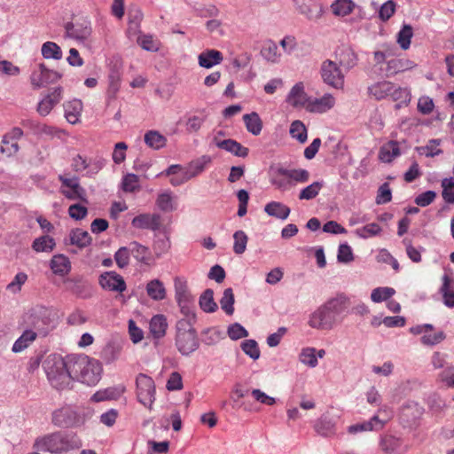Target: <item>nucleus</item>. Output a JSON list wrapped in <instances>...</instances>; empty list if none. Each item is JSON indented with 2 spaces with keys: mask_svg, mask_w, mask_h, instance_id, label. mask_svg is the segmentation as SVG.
Masks as SVG:
<instances>
[{
  "mask_svg": "<svg viewBox=\"0 0 454 454\" xmlns=\"http://www.w3.org/2000/svg\"><path fill=\"white\" fill-rule=\"evenodd\" d=\"M349 297L339 293L317 307L309 316L308 325L317 331H331L349 314Z\"/></svg>",
  "mask_w": 454,
  "mask_h": 454,
  "instance_id": "1",
  "label": "nucleus"
},
{
  "mask_svg": "<svg viewBox=\"0 0 454 454\" xmlns=\"http://www.w3.org/2000/svg\"><path fill=\"white\" fill-rule=\"evenodd\" d=\"M82 443L74 432L55 431L35 438L33 448L37 451L51 454H65L78 450Z\"/></svg>",
  "mask_w": 454,
  "mask_h": 454,
  "instance_id": "2",
  "label": "nucleus"
},
{
  "mask_svg": "<svg viewBox=\"0 0 454 454\" xmlns=\"http://www.w3.org/2000/svg\"><path fill=\"white\" fill-rule=\"evenodd\" d=\"M69 370L73 372L74 380L81 381L88 386L96 385L102 372L101 364L86 355L69 356Z\"/></svg>",
  "mask_w": 454,
  "mask_h": 454,
  "instance_id": "3",
  "label": "nucleus"
},
{
  "mask_svg": "<svg viewBox=\"0 0 454 454\" xmlns=\"http://www.w3.org/2000/svg\"><path fill=\"white\" fill-rule=\"evenodd\" d=\"M43 368L48 380L56 389H65L74 380L73 372L69 370V356L66 358L59 356H49L43 363Z\"/></svg>",
  "mask_w": 454,
  "mask_h": 454,
  "instance_id": "4",
  "label": "nucleus"
},
{
  "mask_svg": "<svg viewBox=\"0 0 454 454\" xmlns=\"http://www.w3.org/2000/svg\"><path fill=\"white\" fill-rule=\"evenodd\" d=\"M84 418L72 406L64 405L51 413V423L59 428L78 427L84 424Z\"/></svg>",
  "mask_w": 454,
  "mask_h": 454,
  "instance_id": "5",
  "label": "nucleus"
},
{
  "mask_svg": "<svg viewBox=\"0 0 454 454\" xmlns=\"http://www.w3.org/2000/svg\"><path fill=\"white\" fill-rule=\"evenodd\" d=\"M24 321L37 335L45 336L51 329V319L47 310L43 308L29 310L25 315Z\"/></svg>",
  "mask_w": 454,
  "mask_h": 454,
  "instance_id": "6",
  "label": "nucleus"
},
{
  "mask_svg": "<svg viewBox=\"0 0 454 454\" xmlns=\"http://www.w3.org/2000/svg\"><path fill=\"white\" fill-rule=\"evenodd\" d=\"M320 74L323 82L328 86L340 90L344 87L345 75L339 65L333 60L326 59L322 62Z\"/></svg>",
  "mask_w": 454,
  "mask_h": 454,
  "instance_id": "7",
  "label": "nucleus"
},
{
  "mask_svg": "<svg viewBox=\"0 0 454 454\" xmlns=\"http://www.w3.org/2000/svg\"><path fill=\"white\" fill-rule=\"evenodd\" d=\"M136 385L137 401L151 409L155 401V384L153 380L144 373H140L136 379Z\"/></svg>",
  "mask_w": 454,
  "mask_h": 454,
  "instance_id": "8",
  "label": "nucleus"
},
{
  "mask_svg": "<svg viewBox=\"0 0 454 454\" xmlns=\"http://www.w3.org/2000/svg\"><path fill=\"white\" fill-rule=\"evenodd\" d=\"M98 284L102 289L110 292L121 294L127 289L123 277L114 270L101 273L98 277Z\"/></svg>",
  "mask_w": 454,
  "mask_h": 454,
  "instance_id": "9",
  "label": "nucleus"
},
{
  "mask_svg": "<svg viewBox=\"0 0 454 454\" xmlns=\"http://www.w3.org/2000/svg\"><path fill=\"white\" fill-rule=\"evenodd\" d=\"M67 35L77 41L88 40L92 33L91 23L88 19H81L74 22H67L65 25Z\"/></svg>",
  "mask_w": 454,
  "mask_h": 454,
  "instance_id": "10",
  "label": "nucleus"
},
{
  "mask_svg": "<svg viewBox=\"0 0 454 454\" xmlns=\"http://www.w3.org/2000/svg\"><path fill=\"white\" fill-rule=\"evenodd\" d=\"M60 78L61 74L59 73L47 68L43 63H40L30 76L32 85L37 89L56 82Z\"/></svg>",
  "mask_w": 454,
  "mask_h": 454,
  "instance_id": "11",
  "label": "nucleus"
},
{
  "mask_svg": "<svg viewBox=\"0 0 454 454\" xmlns=\"http://www.w3.org/2000/svg\"><path fill=\"white\" fill-rule=\"evenodd\" d=\"M175 344L182 356H189L200 347L197 332L176 334Z\"/></svg>",
  "mask_w": 454,
  "mask_h": 454,
  "instance_id": "12",
  "label": "nucleus"
},
{
  "mask_svg": "<svg viewBox=\"0 0 454 454\" xmlns=\"http://www.w3.org/2000/svg\"><path fill=\"white\" fill-rule=\"evenodd\" d=\"M294 3L298 12L309 20H317L323 15V6L317 0H294Z\"/></svg>",
  "mask_w": 454,
  "mask_h": 454,
  "instance_id": "13",
  "label": "nucleus"
},
{
  "mask_svg": "<svg viewBox=\"0 0 454 454\" xmlns=\"http://www.w3.org/2000/svg\"><path fill=\"white\" fill-rule=\"evenodd\" d=\"M414 67L415 64L408 59L391 58L386 62V67H381L380 70L387 77H390Z\"/></svg>",
  "mask_w": 454,
  "mask_h": 454,
  "instance_id": "14",
  "label": "nucleus"
},
{
  "mask_svg": "<svg viewBox=\"0 0 454 454\" xmlns=\"http://www.w3.org/2000/svg\"><path fill=\"white\" fill-rule=\"evenodd\" d=\"M62 98V88L56 87L47 94L37 105V112L41 116L48 115L52 108L60 102Z\"/></svg>",
  "mask_w": 454,
  "mask_h": 454,
  "instance_id": "15",
  "label": "nucleus"
},
{
  "mask_svg": "<svg viewBox=\"0 0 454 454\" xmlns=\"http://www.w3.org/2000/svg\"><path fill=\"white\" fill-rule=\"evenodd\" d=\"M66 283L69 284L68 290L82 299H89L92 296V286L82 277L67 278Z\"/></svg>",
  "mask_w": 454,
  "mask_h": 454,
  "instance_id": "16",
  "label": "nucleus"
},
{
  "mask_svg": "<svg viewBox=\"0 0 454 454\" xmlns=\"http://www.w3.org/2000/svg\"><path fill=\"white\" fill-rule=\"evenodd\" d=\"M310 98L308 97L304 91V86L302 82H297L290 90L286 96V101L293 107H302L308 106Z\"/></svg>",
  "mask_w": 454,
  "mask_h": 454,
  "instance_id": "17",
  "label": "nucleus"
},
{
  "mask_svg": "<svg viewBox=\"0 0 454 454\" xmlns=\"http://www.w3.org/2000/svg\"><path fill=\"white\" fill-rule=\"evenodd\" d=\"M133 258L146 266H150L154 262V257L149 247L138 243L131 241L129 243Z\"/></svg>",
  "mask_w": 454,
  "mask_h": 454,
  "instance_id": "18",
  "label": "nucleus"
},
{
  "mask_svg": "<svg viewBox=\"0 0 454 454\" xmlns=\"http://www.w3.org/2000/svg\"><path fill=\"white\" fill-rule=\"evenodd\" d=\"M131 224L137 229L156 231L160 225V216L158 214H140L132 219Z\"/></svg>",
  "mask_w": 454,
  "mask_h": 454,
  "instance_id": "19",
  "label": "nucleus"
},
{
  "mask_svg": "<svg viewBox=\"0 0 454 454\" xmlns=\"http://www.w3.org/2000/svg\"><path fill=\"white\" fill-rule=\"evenodd\" d=\"M214 142L218 148L231 153L237 157L246 158L248 155V148L243 146L240 143L234 139L229 138L224 140H217L216 137H215Z\"/></svg>",
  "mask_w": 454,
  "mask_h": 454,
  "instance_id": "20",
  "label": "nucleus"
},
{
  "mask_svg": "<svg viewBox=\"0 0 454 454\" xmlns=\"http://www.w3.org/2000/svg\"><path fill=\"white\" fill-rule=\"evenodd\" d=\"M335 98L330 93H325L321 98H310L307 106L309 112L325 113L333 107Z\"/></svg>",
  "mask_w": 454,
  "mask_h": 454,
  "instance_id": "21",
  "label": "nucleus"
},
{
  "mask_svg": "<svg viewBox=\"0 0 454 454\" xmlns=\"http://www.w3.org/2000/svg\"><path fill=\"white\" fill-rule=\"evenodd\" d=\"M175 299L177 304L194 301V296L189 291L187 281L180 277L174 279Z\"/></svg>",
  "mask_w": 454,
  "mask_h": 454,
  "instance_id": "22",
  "label": "nucleus"
},
{
  "mask_svg": "<svg viewBox=\"0 0 454 454\" xmlns=\"http://www.w3.org/2000/svg\"><path fill=\"white\" fill-rule=\"evenodd\" d=\"M393 84L394 82L389 81H380L370 85L367 88V92L370 97L376 100H382L389 97Z\"/></svg>",
  "mask_w": 454,
  "mask_h": 454,
  "instance_id": "23",
  "label": "nucleus"
},
{
  "mask_svg": "<svg viewBox=\"0 0 454 454\" xmlns=\"http://www.w3.org/2000/svg\"><path fill=\"white\" fill-rule=\"evenodd\" d=\"M125 390L126 388L122 384L109 387L97 391L91 396V400L96 403L106 400H116L125 392Z\"/></svg>",
  "mask_w": 454,
  "mask_h": 454,
  "instance_id": "24",
  "label": "nucleus"
},
{
  "mask_svg": "<svg viewBox=\"0 0 454 454\" xmlns=\"http://www.w3.org/2000/svg\"><path fill=\"white\" fill-rule=\"evenodd\" d=\"M442 286L439 289V293L442 297L443 304L450 308H454V281L450 278L449 275L444 274L442 278Z\"/></svg>",
  "mask_w": 454,
  "mask_h": 454,
  "instance_id": "25",
  "label": "nucleus"
},
{
  "mask_svg": "<svg viewBox=\"0 0 454 454\" xmlns=\"http://www.w3.org/2000/svg\"><path fill=\"white\" fill-rule=\"evenodd\" d=\"M421 410L418 403L407 401L400 408V419L405 423L414 422L420 416Z\"/></svg>",
  "mask_w": 454,
  "mask_h": 454,
  "instance_id": "26",
  "label": "nucleus"
},
{
  "mask_svg": "<svg viewBox=\"0 0 454 454\" xmlns=\"http://www.w3.org/2000/svg\"><path fill=\"white\" fill-rule=\"evenodd\" d=\"M223 59L222 52L216 50L204 51L198 57L199 65L204 68H211L220 64Z\"/></svg>",
  "mask_w": 454,
  "mask_h": 454,
  "instance_id": "27",
  "label": "nucleus"
},
{
  "mask_svg": "<svg viewBox=\"0 0 454 454\" xmlns=\"http://www.w3.org/2000/svg\"><path fill=\"white\" fill-rule=\"evenodd\" d=\"M65 117L71 124H76L80 121L82 110V103L80 99L74 98L64 104Z\"/></svg>",
  "mask_w": 454,
  "mask_h": 454,
  "instance_id": "28",
  "label": "nucleus"
},
{
  "mask_svg": "<svg viewBox=\"0 0 454 454\" xmlns=\"http://www.w3.org/2000/svg\"><path fill=\"white\" fill-rule=\"evenodd\" d=\"M50 266L54 274L66 276L71 270V262L67 256L64 254L54 255L50 262Z\"/></svg>",
  "mask_w": 454,
  "mask_h": 454,
  "instance_id": "29",
  "label": "nucleus"
},
{
  "mask_svg": "<svg viewBox=\"0 0 454 454\" xmlns=\"http://www.w3.org/2000/svg\"><path fill=\"white\" fill-rule=\"evenodd\" d=\"M264 211L270 216H273L280 220H286L289 216L291 209L281 202L270 201L265 205Z\"/></svg>",
  "mask_w": 454,
  "mask_h": 454,
  "instance_id": "30",
  "label": "nucleus"
},
{
  "mask_svg": "<svg viewBox=\"0 0 454 454\" xmlns=\"http://www.w3.org/2000/svg\"><path fill=\"white\" fill-rule=\"evenodd\" d=\"M277 173L280 176H286L295 183H306L309 179V173L308 170L303 168H279Z\"/></svg>",
  "mask_w": 454,
  "mask_h": 454,
  "instance_id": "31",
  "label": "nucleus"
},
{
  "mask_svg": "<svg viewBox=\"0 0 454 454\" xmlns=\"http://www.w3.org/2000/svg\"><path fill=\"white\" fill-rule=\"evenodd\" d=\"M211 160L212 159L209 155H202L201 157L191 161L189 165L184 168V171L190 179H192L201 174Z\"/></svg>",
  "mask_w": 454,
  "mask_h": 454,
  "instance_id": "32",
  "label": "nucleus"
},
{
  "mask_svg": "<svg viewBox=\"0 0 454 454\" xmlns=\"http://www.w3.org/2000/svg\"><path fill=\"white\" fill-rule=\"evenodd\" d=\"M146 294L153 301H162L166 298L164 284L158 278L150 280L146 284Z\"/></svg>",
  "mask_w": 454,
  "mask_h": 454,
  "instance_id": "33",
  "label": "nucleus"
},
{
  "mask_svg": "<svg viewBox=\"0 0 454 454\" xmlns=\"http://www.w3.org/2000/svg\"><path fill=\"white\" fill-rule=\"evenodd\" d=\"M245 126L249 133L258 136L262 129V121L256 112L243 115Z\"/></svg>",
  "mask_w": 454,
  "mask_h": 454,
  "instance_id": "34",
  "label": "nucleus"
},
{
  "mask_svg": "<svg viewBox=\"0 0 454 454\" xmlns=\"http://www.w3.org/2000/svg\"><path fill=\"white\" fill-rule=\"evenodd\" d=\"M37 337V333L32 329L25 330L22 334L15 340L12 350L14 353H20L27 348Z\"/></svg>",
  "mask_w": 454,
  "mask_h": 454,
  "instance_id": "35",
  "label": "nucleus"
},
{
  "mask_svg": "<svg viewBox=\"0 0 454 454\" xmlns=\"http://www.w3.org/2000/svg\"><path fill=\"white\" fill-rule=\"evenodd\" d=\"M150 332L156 339H160L166 334L168 328L167 318L163 315L153 316L149 324Z\"/></svg>",
  "mask_w": 454,
  "mask_h": 454,
  "instance_id": "36",
  "label": "nucleus"
},
{
  "mask_svg": "<svg viewBox=\"0 0 454 454\" xmlns=\"http://www.w3.org/2000/svg\"><path fill=\"white\" fill-rule=\"evenodd\" d=\"M224 338V333L218 327H207L201 332V341L207 346L216 345Z\"/></svg>",
  "mask_w": 454,
  "mask_h": 454,
  "instance_id": "37",
  "label": "nucleus"
},
{
  "mask_svg": "<svg viewBox=\"0 0 454 454\" xmlns=\"http://www.w3.org/2000/svg\"><path fill=\"white\" fill-rule=\"evenodd\" d=\"M355 7L356 4L352 0H335L331 4L332 12L339 17H345L350 14Z\"/></svg>",
  "mask_w": 454,
  "mask_h": 454,
  "instance_id": "38",
  "label": "nucleus"
},
{
  "mask_svg": "<svg viewBox=\"0 0 454 454\" xmlns=\"http://www.w3.org/2000/svg\"><path fill=\"white\" fill-rule=\"evenodd\" d=\"M200 308L206 313L215 312L218 306L214 300V292L212 289H206L199 299Z\"/></svg>",
  "mask_w": 454,
  "mask_h": 454,
  "instance_id": "39",
  "label": "nucleus"
},
{
  "mask_svg": "<svg viewBox=\"0 0 454 454\" xmlns=\"http://www.w3.org/2000/svg\"><path fill=\"white\" fill-rule=\"evenodd\" d=\"M393 101H400L395 107L400 108L402 105H407L411 98V92L407 88H402L396 84H393L389 97Z\"/></svg>",
  "mask_w": 454,
  "mask_h": 454,
  "instance_id": "40",
  "label": "nucleus"
},
{
  "mask_svg": "<svg viewBox=\"0 0 454 454\" xmlns=\"http://www.w3.org/2000/svg\"><path fill=\"white\" fill-rule=\"evenodd\" d=\"M41 53L46 59L60 60L63 57L61 48L54 42H45L42 44Z\"/></svg>",
  "mask_w": 454,
  "mask_h": 454,
  "instance_id": "41",
  "label": "nucleus"
},
{
  "mask_svg": "<svg viewBox=\"0 0 454 454\" xmlns=\"http://www.w3.org/2000/svg\"><path fill=\"white\" fill-rule=\"evenodd\" d=\"M92 239L87 231L75 229L70 232V242L79 248H84L91 244Z\"/></svg>",
  "mask_w": 454,
  "mask_h": 454,
  "instance_id": "42",
  "label": "nucleus"
},
{
  "mask_svg": "<svg viewBox=\"0 0 454 454\" xmlns=\"http://www.w3.org/2000/svg\"><path fill=\"white\" fill-rule=\"evenodd\" d=\"M56 246L53 238L44 235L36 238L32 244V248L37 253L51 252Z\"/></svg>",
  "mask_w": 454,
  "mask_h": 454,
  "instance_id": "43",
  "label": "nucleus"
},
{
  "mask_svg": "<svg viewBox=\"0 0 454 454\" xmlns=\"http://www.w3.org/2000/svg\"><path fill=\"white\" fill-rule=\"evenodd\" d=\"M145 143L154 150H159L166 145L167 139L156 130H149L145 134Z\"/></svg>",
  "mask_w": 454,
  "mask_h": 454,
  "instance_id": "44",
  "label": "nucleus"
},
{
  "mask_svg": "<svg viewBox=\"0 0 454 454\" xmlns=\"http://www.w3.org/2000/svg\"><path fill=\"white\" fill-rule=\"evenodd\" d=\"M401 439L392 434H384L380 437V446L386 453L395 452L401 447Z\"/></svg>",
  "mask_w": 454,
  "mask_h": 454,
  "instance_id": "45",
  "label": "nucleus"
},
{
  "mask_svg": "<svg viewBox=\"0 0 454 454\" xmlns=\"http://www.w3.org/2000/svg\"><path fill=\"white\" fill-rule=\"evenodd\" d=\"M261 55L265 60L269 62H278L279 54L278 53V45L276 43L272 40L264 42L261 50Z\"/></svg>",
  "mask_w": 454,
  "mask_h": 454,
  "instance_id": "46",
  "label": "nucleus"
},
{
  "mask_svg": "<svg viewBox=\"0 0 454 454\" xmlns=\"http://www.w3.org/2000/svg\"><path fill=\"white\" fill-rule=\"evenodd\" d=\"M399 145L395 141H390L380 149V159L385 162H390L393 159L400 155Z\"/></svg>",
  "mask_w": 454,
  "mask_h": 454,
  "instance_id": "47",
  "label": "nucleus"
},
{
  "mask_svg": "<svg viewBox=\"0 0 454 454\" xmlns=\"http://www.w3.org/2000/svg\"><path fill=\"white\" fill-rule=\"evenodd\" d=\"M439 139H431L426 145L416 147V151L421 156L434 157L442 153V151L439 148Z\"/></svg>",
  "mask_w": 454,
  "mask_h": 454,
  "instance_id": "48",
  "label": "nucleus"
},
{
  "mask_svg": "<svg viewBox=\"0 0 454 454\" xmlns=\"http://www.w3.org/2000/svg\"><path fill=\"white\" fill-rule=\"evenodd\" d=\"M290 135L293 138L296 139L300 143L303 144L307 141L308 133L307 129L302 121H294L290 126Z\"/></svg>",
  "mask_w": 454,
  "mask_h": 454,
  "instance_id": "49",
  "label": "nucleus"
},
{
  "mask_svg": "<svg viewBox=\"0 0 454 454\" xmlns=\"http://www.w3.org/2000/svg\"><path fill=\"white\" fill-rule=\"evenodd\" d=\"M316 352L317 349L315 348L308 347L302 348L299 355V361L310 368H315L318 364Z\"/></svg>",
  "mask_w": 454,
  "mask_h": 454,
  "instance_id": "50",
  "label": "nucleus"
},
{
  "mask_svg": "<svg viewBox=\"0 0 454 454\" xmlns=\"http://www.w3.org/2000/svg\"><path fill=\"white\" fill-rule=\"evenodd\" d=\"M131 256L130 247L127 246L121 247L114 255V261L120 269H124L129 266V259Z\"/></svg>",
  "mask_w": 454,
  "mask_h": 454,
  "instance_id": "51",
  "label": "nucleus"
},
{
  "mask_svg": "<svg viewBox=\"0 0 454 454\" xmlns=\"http://www.w3.org/2000/svg\"><path fill=\"white\" fill-rule=\"evenodd\" d=\"M381 231H382V229L378 223H372L364 225L362 228L356 229L355 231V233L360 239H366L379 235L381 232Z\"/></svg>",
  "mask_w": 454,
  "mask_h": 454,
  "instance_id": "52",
  "label": "nucleus"
},
{
  "mask_svg": "<svg viewBox=\"0 0 454 454\" xmlns=\"http://www.w3.org/2000/svg\"><path fill=\"white\" fill-rule=\"evenodd\" d=\"M234 294L233 291L231 287L226 288L223 291V296L220 300V305L222 309L229 316L232 315L234 312Z\"/></svg>",
  "mask_w": 454,
  "mask_h": 454,
  "instance_id": "53",
  "label": "nucleus"
},
{
  "mask_svg": "<svg viewBox=\"0 0 454 454\" xmlns=\"http://www.w3.org/2000/svg\"><path fill=\"white\" fill-rule=\"evenodd\" d=\"M233 252L236 254H242L247 249L248 237L245 231L239 230L233 234Z\"/></svg>",
  "mask_w": 454,
  "mask_h": 454,
  "instance_id": "54",
  "label": "nucleus"
},
{
  "mask_svg": "<svg viewBox=\"0 0 454 454\" xmlns=\"http://www.w3.org/2000/svg\"><path fill=\"white\" fill-rule=\"evenodd\" d=\"M413 35L412 27L411 25H403L397 34V43L403 50L409 49L411 40Z\"/></svg>",
  "mask_w": 454,
  "mask_h": 454,
  "instance_id": "55",
  "label": "nucleus"
},
{
  "mask_svg": "<svg viewBox=\"0 0 454 454\" xmlns=\"http://www.w3.org/2000/svg\"><path fill=\"white\" fill-rule=\"evenodd\" d=\"M437 380L448 388L454 387V365H447L442 370L438 376Z\"/></svg>",
  "mask_w": 454,
  "mask_h": 454,
  "instance_id": "56",
  "label": "nucleus"
},
{
  "mask_svg": "<svg viewBox=\"0 0 454 454\" xmlns=\"http://www.w3.org/2000/svg\"><path fill=\"white\" fill-rule=\"evenodd\" d=\"M323 182L318 181L310 184L300 192L299 199L309 200L316 198L323 187Z\"/></svg>",
  "mask_w": 454,
  "mask_h": 454,
  "instance_id": "57",
  "label": "nucleus"
},
{
  "mask_svg": "<svg viewBox=\"0 0 454 454\" xmlns=\"http://www.w3.org/2000/svg\"><path fill=\"white\" fill-rule=\"evenodd\" d=\"M395 294L392 287H377L372 291L371 299L373 302H381L387 301Z\"/></svg>",
  "mask_w": 454,
  "mask_h": 454,
  "instance_id": "58",
  "label": "nucleus"
},
{
  "mask_svg": "<svg viewBox=\"0 0 454 454\" xmlns=\"http://www.w3.org/2000/svg\"><path fill=\"white\" fill-rule=\"evenodd\" d=\"M442 187V196L444 201L449 204H454V177L443 178Z\"/></svg>",
  "mask_w": 454,
  "mask_h": 454,
  "instance_id": "59",
  "label": "nucleus"
},
{
  "mask_svg": "<svg viewBox=\"0 0 454 454\" xmlns=\"http://www.w3.org/2000/svg\"><path fill=\"white\" fill-rule=\"evenodd\" d=\"M340 65L346 69L354 67L357 63L356 53L350 49L342 50L339 58Z\"/></svg>",
  "mask_w": 454,
  "mask_h": 454,
  "instance_id": "60",
  "label": "nucleus"
},
{
  "mask_svg": "<svg viewBox=\"0 0 454 454\" xmlns=\"http://www.w3.org/2000/svg\"><path fill=\"white\" fill-rule=\"evenodd\" d=\"M243 352L253 360L260 357L261 352L257 342L254 340H246L241 343Z\"/></svg>",
  "mask_w": 454,
  "mask_h": 454,
  "instance_id": "61",
  "label": "nucleus"
},
{
  "mask_svg": "<svg viewBox=\"0 0 454 454\" xmlns=\"http://www.w3.org/2000/svg\"><path fill=\"white\" fill-rule=\"evenodd\" d=\"M156 204L158 207L164 212H169L175 209L173 206L171 192H166L158 195Z\"/></svg>",
  "mask_w": 454,
  "mask_h": 454,
  "instance_id": "62",
  "label": "nucleus"
},
{
  "mask_svg": "<svg viewBox=\"0 0 454 454\" xmlns=\"http://www.w3.org/2000/svg\"><path fill=\"white\" fill-rule=\"evenodd\" d=\"M138 176L135 174L129 173L122 177L121 188L124 192H132L139 187Z\"/></svg>",
  "mask_w": 454,
  "mask_h": 454,
  "instance_id": "63",
  "label": "nucleus"
},
{
  "mask_svg": "<svg viewBox=\"0 0 454 454\" xmlns=\"http://www.w3.org/2000/svg\"><path fill=\"white\" fill-rule=\"evenodd\" d=\"M137 43L147 51H157L159 50L158 43L151 35H141L137 37Z\"/></svg>",
  "mask_w": 454,
  "mask_h": 454,
  "instance_id": "64",
  "label": "nucleus"
}]
</instances>
